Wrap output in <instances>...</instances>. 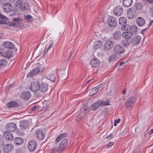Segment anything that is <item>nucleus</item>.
Instances as JSON below:
<instances>
[{
  "label": "nucleus",
  "instance_id": "6e6552de",
  "mask_svg": "<svg viewBox=\"0 0 153 153\" xmlns=\"http://www.w3.org/2000/svg\"><path fill=\"white\" fill-rule=\"evenodd\" d=\"M68 143V140L65 139L62 140L59 144L58 148V151L61 152L64 150L67 146Z\"/></svg>",
  "mask_w": 153,
  "mask_h": 153
},
{
  "label": "nucleus",
  "instance_id": "a211bd4d",
  "mask_svg": "<svg viewBox=\"0 0 153 153\" xmlns=\"http://www.w3.org/2000/svg\"><path fill=\"white\" fill-rule=\"evenodd\" d=\"M141 37L140 36H134L131 40L132 45H136L140 44L141 41Z\"/></svg>",
  "mask_w": 153,
  "mask_h": 153
},
{
  "label": "nucleus",
  "instance_id": "bf43d9fd",
  "mask_svg": "<svg viewBox=\"0 0 153 153\" xmlns=\"http://www.w3.org/2000/svg\"><path fill=\"white\" fill-rule=\"evenodd\" d=\"M153 22V20H150L149 24V25H148L149 27L152 24V23Z\"/></svg>",
  "mask_w": 153,
  "mask_h": 153
},
{
  "label": "nucleus",
  "instance_id": "4be33fe9",
  "mask_svg": "<svg viewBox=\"0 0 153 153\" xmlns=\"http://www.w3.org/2000/svg\"><path fill=\"white\" fill-rule=\"evenodd\" d=\"M31 94L29 91H25L23 92L21 95V97L24 100H28L30 97Z\"/></svg>",
  "mask_w": 153,
  "mask_h": 153
},
{
  "label": "nucleus",
  "instance_id": "b1692460",
  "mask_svg": "<svg viewBox=\"0 0 153 153\" xmlns=\"http://www.w3.org/2000/svg\"><path fill=\"white\" fill-rule=\"evenodd\" d=\"M113 38L116 40H119L121 38V33L119 30H116L113 35Z\"/></svg>",
  "mask_w": 153,
  "mask_h": 153
},
{
  "label": "nucleus",
  "instance_id": "4468645a",
  "mask_svg": "<svg viewBox=\"0 0 153 153\" xmlns=\"http://www.w3.org/2000/svg\"><path fill=\"white\" fill-rule=\"evenodd\" d=\"M39 90L42 92H46L48 89V85L46 83L42 82L39 85Z\"/></svg>",
  "mask_w": 153,
  "mask_h": 153
},
{
  "label": "nucleus",
  "instance_id": "f8f14e48",
  "mask_svg": "<svg viewBox=\"0 0 153 153\" xmlns=\"http://www.w3.org/2000/svg\"><path fill=\"white\" fill-rule=\"evenodd\" d=\"M36 143L34 141H31L28 144V150L30 152L34 151L36 149Z\"/></svg>",
  "mask_w": 153,
  "mask_h": 153
},
{
  "label": "nucleus",
  "instance_id": "9d476101",
  "mask_svg": "<svg viewBox=\"0 0 153 153\" xmlns=\"http://www.w3.org/2000/svg\"><path fill=\"white\" fill-rule=\"evenodd\" d=\"M35 133L37 138L40 140H42L45 137V135L42 130L39 129L35 131Z\"/></svg>",
  "mask_w": 153,
  "mask_h": 153
},
{
  "label": "nucleus",
  "instance_id": "f704fd0d",
  "mask_svg": "<svg viewBox=\"0 0 153 153\" xmlns=\"http://www.w3.org/2000/svg\"><path fill=\"white\" fill-rule=\"evenodd\" d=\"M100 106L99 102H96L91 105V109L93 110H95Z\"/></svg>",
  "mask_w": 153,
  "mask_h": 153
},
{
  "label": "nucleus",
  "instance_id": "393cba45",
  "mask_svg": "<svg viewBox=\"0 0 153 153\" xmlns=\"http://www.w3.org/2000/svg\"><path fill=\"white\" fill-rule=\"evenodd\" d=\"M3 46L7 48L12 49L15 47L13 43L8 41L4 42L3 44Z\"/></svg>",
  "mask_w": 153,
  "mask_h": 153
},
{
  "label": "nucleus",
  "instance_id": "cd10ccee",
  "mask_svg": "<svg viewBox=\"0 0 153 153\" xmlns=\"http://www.w3.org/2000/svg\"><path fill=\"white\" fill-rule=\"evenodd\" d=\"M137 24L139 26H143L145 23V21L144 19L142 17H138L136 20Z\"/></svg>",
  "mask_w": 153,
  "mask_h": 153
},
{
  "label": "nucleus",
  "instance_id": "2f4dec72",
  "mask_svg": "<svg viewBox=\"0 0 153 153\" xmlns=\"http://www.w3.org/2000/svg\"><path fill=\"white\" fill-rule=\"evenodd\" d=\"M67 135L66 133H63L59 134L56 138L55 141L56 142H58L61 140L63 138L66 137Z\"/></svg>",
  "mask_w": 153,
  "mask_h": 153
},
{
  "label": "nucleus",
  "instance_id": "2eb2a0df",
  "mask_svg": "<svg viewBox=\"0 0 153 153\" xmlns=\"http://www.w3.org/2000/svg\"><path fill=\"white\" fill-rule=\"evenodd\" d=\"M14 149V146L11 144L4 145L3 148V150L4 152L8 153L12 151Z\"/></svg>",
  "mask_w": 153,
  "mask_h": 153
},
{
  "label": "nucleus",
  "instance_id": "de8ad7c7",
  "mask_svg": "<svg viewBox=\"0 0 153 153\" xmlns=\"http://www.w3.org/2000/svg\"><path fill=\"white\" fill-rule=\"evenodd\" d=\"M50 153H58L57 148H53L51 150Z\"/></svg>",
  "mask_w": 153,
  "mask_h": 153
},
{
  "label": "nucleus",
  "instance_id": "aec40b11",
  "mask_svg": "<svg viewBox=\"0 0 153 153\" xmlns=\"http://www.w3.org/2000/svg\"><path fill=\"white\" fill-rule=\"evenodd\" d=\"M127 16L129 19H133L135 16V11L131 8H129L127 12Z\"/></svg>",
  "mask_w": 153,
  "mask_h": 153
},
{
  "label": "nucleus",
  "instance_id": "9b49d317",
  "mask_svg": "<svg viewBox=\"0 0 153 153\" xmlns=\"http://www.w3.org/2000/svg\"><path fill=\"white\" fill-rule=\"evenodd\" d=\"M27 6V4H23L22 0H18L15 4L16 7L18 8H21L22 10H25Z\"/></svg>",
  "mask_w": 153,
  "mask_h": 153
},
{
  "label": "nucleus",
  "instance_id": "39448f33",
  "mask_svg": "<svg viewBox=\"0 0 153 153\" xmlns=\"http://www.w3.org/2000/svg\"><path fill=\"white\" fill-rule=\"evenodd\" d=\"M135 98L134 97L129 98L125 103V106L127 108H131L135 103Z\"/></svg>",
  "mask_w": 153,
  "mask_h": 153
},
{
  "label": "nucleus",
  "instance_id": "8fccbe9b",
  "mask_svg": "<svg viewBox=\"0 0 153 153\" xmlns=\"http://www.w3.org/2000/svg\"><path fill=\"white\" fill-rule=\"evenodd\" d=\"M56 79V78L54 77V75H52L50 77V80L53 82H54L55 81Z\"/></svg>",
  "mask_w": 153,
  "mask_h": 153
},
{
  "label": "nucleus",
  "instance_id": "412c9836",
  "mask_svg": "<svg viewBox=\"0 0 153 153\" xmlns=\"http://www.w3.org/2000/svg\"><path fill=\"white\" fill-rule=\"evenodd\" d=\"M133 35V33L131 31H127L122 33V37L125 39H131Z\"/></svg>",
  "mask_w": 153,
  "mask_h": 153
},
{
  "label": "nucleus",
  "instance_id": "4c0bfd02",
  "mask_svg": "<svg viewBox=\"0 0 153 153\" xmlns=\"http://www.w3.org/2000/svg\"><path fill=\"white\" fill-rule=\"evenodd\" d=\"M85 114L83 113H80L76 117V121L79 122L83 117V115Z\"/></svg>",
  "mask_w": 153,
  "mask_h": 153
},
{
  "label": "nucleus",
  "instance_id": "a18cd8bd",
  "mask_svg": "<svg viewBox=\"0 0 153 153\" xmlns=\"http://www.w3.org/2000/svg\"><path fill=\"white\" fill-rule=\"evenodd\" d=\"M24 18L26 20H29L32 18V16H30L29 15H25L24 16Z\"/></svg>",
  "mask_w": 153,
  "mask_h": 153
},
{
  "label": "nucleus",
  "instance_id": "f3484780",
  "mask_svg": "<svg viewBox=\"0 0 153 153\" xmlns=\"http://www.w3.org/2000/svg\"><path fill=\"white\" fill-rule=\"evenodd\" d=\"M100 61L97 58H95L91 59L90 62V64L94 68H97L99 66Z\"/></svg>",
  "mask_w": 153,
  "mask_h": 153
},
{
  "label": "nucleus",
  "instance_id": "72a5a7b5",
  "mask_svg": "<svg viewBox=\"0 0 153 153\" xmlns=\"http://www.w3.org/2000/svg\"><path fill=\"white\" fill-rule=\"evenodd\" d=\"M127 21L126 19L124 17H120L119 20V24L122 25L126 24Z\"/></svg>",
  "mask_w": 153,
  "mask_h": 153
},
{
  "label": "nucleus",
  "instance_id": "338daca9",
  "mask_svg": "<svg viewBox=\"0 0 153 153\" xmlns=\"http://www.w3.org/2000/svg\"><path fill=\"white\" fill-rule=\"evenodd\" d=\"M91 80L88 81H87V83H88L90 82V81Z\"/></svg>",
  "mask_w": 153,
  "mask_h": 153
},
{
  "label": "nucleus",
  "instance_id": "7c9ffc66",
  "mask_svg": "<svg viewBox=\"0 0 153 153\" xmlns=\"http://www.w3.org/2000/svg\"><path fill=\"white\" fill-rule=\"evenodd\" d=\"M132 43L131 39H125L122 42V44L125 47H127L131 43Z\"/></svg>",
  "mask_w": 153,
  "mask_h": 153
},
{
  "label": "nucleus",
  "instance_id": "7ed1b4c3",
  "mask_svg": "<svg viewBox=\"0 0 153 153\" xmlns=\"http://www.w3.org/2000/svg\"><path fill=\"white\" fill-rule=\"evenodd\" d=\"M43 69L44 68L41 67L35 68L28 73L27 76V77H32L38 74L40 72H42Z\"/></svg>",
  "mask_w": 153,
  "mask_h": 153
},
{
  "label": "nucleus",
  "instance_id": "ea45409f",
  "mask_svg": "<svg viewBox=\"0 0 153 153\" xmlns=\"http://www.w3.org/2000/svg\"><path fill=\"white\" fill-rule=\"evenodd\" d=\"M110 102L108 100H106L105 101H102L101 102H99L100 106L102 105H110L109 103Z\"/></svg>",
  "mask_w": 153,
  "mask_h": 153
},
{
  "label": "nucleus",
  "instance_id": "5701e85b",
  "mask_svg": "<svg viewBox=\"0 0 153 153\" xmlns=\"http://www.w3.org/2000/svg\"><path fill=\"white\" fill-rule=\"evenodd\" d=\"M4 136L5 138L9 141H11L13 139V134L9 132L5 131L4 133Z\"/></svg>",
  "mask_w": 153,
  "mask_h": 153
},
{
  "label": "nucleus",
  "instance_id": "c03bdc74",
  "mask_svg": "<svg viewBox=\"0 0 153 153\" xmlns=\"http://www.w3.org/2000/svg\"><path fill=\"white\" fill-rule=\"evenodd\" d=\"M12 54V52L11 51H8L6 53V56L9 57H11Z\"/></svg>",
  "mask_w": 153,
  "mask_h": 153
},
{
  "label": "nucleus",
  "instance_id": "423d86ee",
  "mask_svg": "<svg viewBox=\"0 0 153 153\" xmlns=\"http://www.w3.org/2000/svg\"><path fill=\"white\" fill-rule=\"evenodd\" d=\"M5 129L8 132H13L17 129L16 125L13 123H7L5 126Z\"/></svg>",
  "mask_w": 153,
  "mask_h": 153
},
{
  "label": "nucleus",
  "instance_id": "603ef678",
  "mask_svg": "<svg viewBox=\"0 0 153 153\" xmlns=\"http://www.w3.org/2000/svg\"><path fill=\"white\" fill-rule=\"evenodd\" d=\"M113 137V135L111 133L108 135L107 137L105 138V139L107 138H109L110 139L112 138Z\"/></svg>",
  "mask_w": 153,
  "mask_h": 153
},
{
  "label": "nucleus",
  "instance_id": "3c124183",
  "mask_svg": "<svg viewBox=\"0 0 153 153\" xmlns=\"http://www.w3.org/2000/svg\"><path fill=\"white\" fill-rule=\"evenodd\" d=\"M7 19V17L0 13V19L5 20Z\"/></svg>",
  "mask_w": 153,
  "mask_h": 153
},
{
  "label": "nucleus",
  "instance_id": "13d9d810",
  "mask_svg": "<svg viewBox=\"0 0 153 153\" xmlns=\"http://www.w3.org/2000/svg\"><path fill=\"white\" fill-rule=\"evenodd\" d=\"M151 12L152 13V15L153 16V6L152 7Z\"/></svg>",
  "mask_w": 153,
  "mask_h": 153
},
{
  "label": "nucleus",
  "instance_id": "dca6fc26",
  "mask_svg": "<svg viewBox=\"0 0 153 153\" xmlns=\"http://www.w3.org/2000/svg\"><path fill=\"white\" fill-rule=\"evenodd\" d=\"M28 126V121L26 120H22L20 121L19 127L22 130L26 129Z\"/></svg>",
  "mask_w": 153,
  "mask_h": 153
},
{
  "label": "nucleus",
  "instance_id": "09e8293b",
  "mask_svg": "<svg viewBox=\"0 0 153 153\" xmlns=\"http://www.w3.org/2000/svg\"><path fill=\"white\" fill-rule=\"evenodd\" d=\"M120 121V119H118L117 120H115L114 121V126H117V124L119 123Z\"/></svg>",
  "mask_w": 153,
  "mask_h": 153
},
{
  "label": "nucleus",
  "instance_id": "864d4df0",
  "mask_svg": "<svg viewBox=\"0 0 153 153\" xmlns=\"http://www.w3.org/2000/svg\"><path fill=\"white\" fill-rule=\"evenodd\" d=\"M102 84H99V85H98L97 86L95 87V88L96 89H97L99 91V88L101 87V86H102Z\"/></svg>",
  "mask_w": 153,
  "mask_h": 153
},
{
  "label": "nucleus",
  "instance_id": "a878e982",
  "mask_svg": "<svg viewBox=\"0 0 153 153\" xmlns=\"http://www.w3.org/2000/svg\"><path fill=\"white\" fill-rule=\"evenodd\" d=\"M7 107L10 108H14L18 107L19 104L15 101H11L8 103L7 104Z\"/></svg>",
  "mask_w": 153,
  "mask_h": 153
},
{
  "label": "nucleus",
  "instance_id": "ddd939ff",
  "mask_svg": "<svg viewBox=\"0 0 153 153\" xmlns=\"http://www.w3.org/2000/svg\"><path fill=\"white\" fill-rule=\"evenodd\" d=\"M114 43V42L110 40L107 41L104 45V49L106 51L110 50L113 47Z\"/></svg>",
  "mask_w": 153,
  "mask_h": 153
},
{
  "label": "nucleus",
  "instance_id": "bb28decb",
  "mask_svg": "<svg viewBox=\"0 0 153 153\" xmlns=\"http://www.w3.org/2000/svg\"><path fill=\"white\" fill-rule=\"evenodd\" d=\"M133 0H123L122 4L124 6L128 7H130L132 4Z\"/></svg>",
  "mask_w": 153,
  "mask_h": 153
},
{
  "label": "nucleus",
  "instance_id": "680f3d73",
  "mask_svg": "<svg viewBox=\"0 0 153 153\" xmlns=\"http://www.w3.org/2000/svg\"><path fill=\"white\" fill-rule=\"evenodd\" d=\"M124 63V62H122L120 63V65H123V64Z\"/></svg>",
  "mask_w": 153,
  "mask_h": 153
},
{
  "label": "nucleus",
  "instance_id": "1a4fd4ad",
  "mask_svg": "<svg viewBox=\"0 0 153 153\" xmlns=\"http://www.w3.org/2000/svg\"><path fill=\"white\" fill-rule=\"evenodd\" d=\"M107 22L108 25L111 27H115L117 25L116 19L114 16H110L108 19Z\"/></svg>",
  "mask_w": 153,
  "mask_h": 153
},
{
  "label": "nucleus",
  "instance_id": "69168bd1",
  "mask_svg": "<svg viewBox=\"0 0 153 153\" xmlns=\"http://www.w3.org/2000/svg\"><path fill=\"white\" fill-rule=\"evenodd\" d=\"M2 52L0 50V55H1V56H2Z\"/></svg>",
  "mask_w": 153,
  "mask_h": 153
},
{
  "label": "nucleus",
  "instance_id": "774afa93",
  "mask_svg": "<svg viewBox=\"0 0 153 153\" xmlns=\"http://www.w3.org/2000/svg\"><path fill=\"white\" fill-rule=\"evenodd\" d=\"M69 56H71V52H70V53H69Z\"/></svg>",
  "mask_w": 153,
  "mask_h": 153
},
{
  "label": "nucleus",
  "instance_id": "58836bf2",
  "mask_svg": "<svg viewBox=\"0 0 153 153\" xmlns=\"http://www.w3.org/2000/svg\"><path fill=\"white\" fill-rule=\"evenodd\" d=\"M130 28L131 26L128 24L124 25L121 27V29L123 30H130Z\"/></svg>",
  "mask_w": 153,
  "mask_h": 153
},
{
  "label": "nucleus",
  "instance_id": "f03ea898",
  "mask_svg": "<svg viewBox=\"0 0 153 153\" xmlns=\"http://www.w3.org/2000/svg\"><path fill=\"white\" fill-rule=\"evenodd\" d=\"M113 52L120 56V54L123 53L125 52V50L121 45L118 44L115 45L113 48Z\"/></svg>",
  "mask_w": 153,
  "mask_h": 153
},
{
  "label": "nucleus",
  "instance_id": "a19ab883",
  "mask_svg": "<svg viewBox=\"0 0 153 153\" xmlns=\"http://www.w3.org/2000/svg\"><path fill=\"white\" fill-rule=\"evenodd\" d=\"M99 26L101 28H102L104 30L106 29V27L105 26V23L103 22H100L99 25Z\"/></svg>",
  "mask_w": 153,
  "mask_h": 153
},
{
  "label": "nucleus",
  "instance_id": "0eeeda50",
  "mask_svg": "<svg viewBox=\"0 0 153 153\" xmlns=\"http://www.w3.org/2000/svg\"><path fill=\"white\" fill-rule=\"evenodd\" d=\"M113 11L114 15L117 16L121 15L123 12V10L122 7L120 6H117L115 7Z\"/></svg>",
  "mask_w": 153,
  "mask_h": 153
},
{
  "label": "nucleus",
  "instance_id": "20e7f679",
  "mask_svg": "<svg viewBox=\"0 0 153 153\" xmlns=\"http://www.w3.org/2000/svg\"><path fill=\"white\" fill-rule=\"evenodd\" d=\"M40 85L39 82L37 79H33L31 82V90L34 92L38 91Z\"/></svg>",
  "mask_w": 153,
  "mask_h": 153
},
{
  "label": "nucleus",
  "instance_id": "c9c22d12",
  "mask_svg": "<svg viewBox=\"0 0 153 153\" xmlns=\"http://www.w3.org/2000/svg\"><path fill=\"white\" fill-rule=\"evenodd\" d=\"M134 6L136 10H140L142 8L143 5L140 3L136 2L134 4Z\"/></svg>",
  "mask_w": 153,
  "mask_h": 153
},
{
  "label": "nucleus",
  "instance_id": "4d7b16f0",
  "mask_svg": "<svg viewBox=\"0 0 153 153\" xmlns=\"http://www.w3.org/2000/svg\"><path fill=\"white\" fill-rule=\"evenodd\" d=\"M148 28L147 27L146 28L144 29H143V30H142L141 31V33L143 34V33H144L145 32L146 30H147V29Z\"/></svg>",
  "mask_w": 153,
  "mask_h": 153
},
{
  "label": "nucleus",
  "instance_id": "79ce46f5",
  "mask_svg": "<svg viewBox=\"0 0 153 153\" xmlns=\"http://www.w3.org/2000/svg\"><path fill=\"white\" fill-rule=\"evenodd\" d=\"M7 64L6 61L4 59H2L0 60V66H5Z\"/></svg>",
  "mask_w": 153,
  "mask_h": 153
},
{
  "label": "nucleus",
  "instance_id": "473e14b6",
  "mask_svg": "<svg viewBox=\"0 0 153 153\" xmlns=\"http://www.w3.org/2000/svg\"><path fill=\"white\" fill-rule=\"evenodd\" d=\"M119 57L118 55L114 53L109 57L108 60L109 62H111L115 61L116 59L118 58Z\"/></svg>",
  "mask_w": 153,
  "mask_h": 153
},
{
  "label": "nucleus",
  "instance_id": "6e6d98bb",
  "mask_svg": "<svg viewBox=\"0 0 153 153\" xmlns=\"http://www.w3.org/2000/svg\"><path fill=\"white\" fill-rule=\"evenodd\" d=\"M114 144V143L112 142H109L108 144V146L109 147L111 146Z\"/></svg>",
  "mask_w": 153,
  "mask_h": 153
},
{
  "label": "nucleus",
  "instance_id": "c85d7f7f",
  "mask_svg": "<svg viewBox=\"0 0 153 153\" xmlns=\"http://www.w3.org/2000/svg\"><path fill=\"white\" fill-rule=\"evenodd\" d=\"M23 143V140L21 138L16 137L14 139V143L17 146L21 145Z\"/></svg>",
  "mask_w": 153,
  "mask_h": 153
},
{
  "label": "nucleus",
  "instance_id": "e2e57ef3",
  "mask_svg": "<svg viewBox=\"0 0 153 153\" xmlns=\"http://www.w3.org/2000/svg\"><path fill=\"white\" fill-rule=\"evenodd\" d=\"M153 133V129H151V130L150 132V134H151Z\"/></svg>",
  "mask_w": 153,
  "mask_h": 153
},
{
  "label": "nucleus",
  "instance_id": "5fc2aeb1",
  "mask_svg": "<svg viewBox=\"0 0 153 153\" xmlns=\"http://www.w3.org/2000/svg\"><path fill=\"white\" fill-rule=\"evenodd\" d=\"M37 107L36 106L34 105V106L32 107L31 108V110L33 111L36 110Z\"/></svg>",
  "mask_w": 153,
  "mask_h": 153
},
{
  "label": "nucleus",
  "instance_id": "49530a36",
  "mask_svg": "<svg viewBox=\"0 0 153 153\" xmlns=\"http://www.w3.org/2000/svg\"><path fill=\"white\" fill-rule=\"evenodd\" d=\"M53 42H52L51 43V45H50L48 47V48L47 49V51L46 53L45 52L44 53V54L45 55V54H47V52L51 48H52L53 46Z\"/></svg>",
  "mask_w": 153,
  "mask_h": 153
},
{
  "label": "nucleus",
  "instance_id": "e433bc0d",
  "mask_svg": "<svg viewBox=\"0 0 153 153\" xmlns=\"http://www.w3.org/2000/svg\"><path fill=\"white\" fill-rule=\"evenodd\" d=\"M98 92L97 89H96L95 88H93L90 91L89 94L90 96H93L96 94Z\"/></svg>",
  "mask_w": 153,
  "mask_h": 153
},
{
  "label": "nucleus",
  "instance_id": "37998d69",
  "mask_svg": "<svg viewBox=\"0 0 153 153\" xmlns=\"http://www.w3.org/2000/svg\"><path fill=\"white\" fill-rule=\"evenodd\" d=\"M130 31H133L134 32H136L137 30V27L134 25L131 26V28Z\"/></svg>",
  "mask_w": 153,
  "mask_h": 153
},
{
  "label": "nucleus",
  "instance_id": "c756f323",
  "mask_svg": "<svg viewBox=\"0 0 153 153\" xmlns=\"http://www.w3.org/2000/svg\"><path fill=\"white\" fill-rule=\"evenodd\" d=\"M102 46V42L100 40H97L95 41L94 44V47L96 49L100 48Z\"/></svg>",
  "mask_w": 153,
  "mask_h": 153
},
{
  "label": "nucleus",
  "instance_id": "6ab92c4d",
  "mask_svg": "<svg viewBox=\"0 0 153 153\" xmlns=\"http://www.w3.org/2000/svg\"><path fill=\"white\" fill-rule=\"evenodd\" d=\"M3 9L5 12L8 13L12 10L13 6L10 4L9 3L4 4L3 5Z\"/></svg>",
  "mask_w": 153,
  "mask_h": 153
},
{
  "label": "nucleus",
  "instance_id": "052dcab7",
  "mask_svg": "<svg viewBox=\"0 0 153 153\" xmlns=\"http://www.w3.org/2000/svg\"><path fill=\"white\" fill-rule=\"evenodd\" d=\"M126 89H124L123 90L122 93L123 94H125L126 93Z\"/></svg>",
  "mask_w": 153,
  "mask_h": 153
},
{
  "label": "nucleus",
  "instance_id": "f257e3e1",
  "mask_svg": "<svg viewBox=\"0 0 153 153\" xmlns=\"http://www.w3.org/2000/svg\"><path fill=\"white\" fill-rule=\"evenodd\" d=\"M13 21L7 23V25L9 26H14L16 27H21L23 25L22 20L19 18H13Z\"/></svg>",
  "mask_w": 153,
  "mask_h": 153
},
{
  "label": "nucleus",
  "instance_id": "0e129e2a",
  "mask_svg": "<svg viewBox=\"0 0 153 153\" xmlns=\"http://www.w3.org/2000/svg\"><path fill=\"white\" fill-rule=\"evenodd\" d=\"M5 23V22H4V21H3V22H1V24H4Z\"/></svg>",
  "mask_w": 153,
  "mask_h": 153
}]
</instances>
